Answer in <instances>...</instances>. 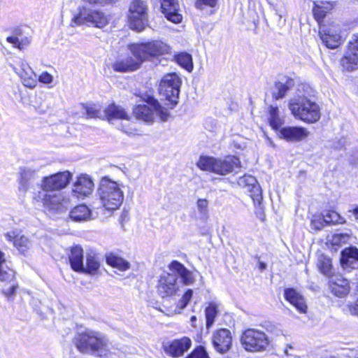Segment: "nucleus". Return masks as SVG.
<instances>
[{
  "mask_svg": "<svg viewBox=\"0 0 358 358\" xmlns=\"http://www.w3.org/2000/svg\"><path fill=\"white\" fill-rule=\"evenodd\" d=\"M73 20L77 25L86 24L97 28H103L108 24V18L103 12L87 8L80 9Z\"/></svg>",
  "mask_w": 358,
  "mask_h": 358,
  "instance_id": "nucleus-10",
  "label": "nucleus"
},
{
  "mask_svg": "<svg viewBox=\"0 0 358 358\" xmlns=\"http://www.w3.org/2000/svg\"><path fill=\"white\" fill-rule=\"evenodd\" d=\"M17 287V285L13 284L10 287L3 289L2 292L5 296L11 297L15 294Z\"/></svg>",
  "mask_w": 358,
  "mask_h": 358,
  "instance_id": "nucleus-51",
  "label": "nucleus"
},
{
  "mask_svg": "<svg viewBox=\"0 0 358 358\" xmlns=\"http://www.w3.org/2000/svg\"><path fill=\"white\" fill-rule=\"evenodd\" d=\"M69 217L74 222H87L93 219L92 210L85 204L75 206L69 212Z\"/></svg>",
  "mask_w": 358,
  "mask_h": 358,
  "instance_id": "nucleus-29",
  "label": "nucleus"
},
{
  "mask_svg": "<svg viewBox=\"0 0 358 358\" xmlns=\"http://www.w3.org/2000/svg\"><path fill=\"white\" fill-rule=\"evenodd\" d=\"M73 343L80 352L90 353L104 349L108 343V339L99 331L87 329L75 336Z\"/></svg>",
  "mask_w": 358,
  "mask_h": 358,
  "instance_id": "nucleus-5",
  "label": "nucleus"
},
{
  "mask_svg": "<svg viewBox=\"0 0 358 358\" xmlns=\"http://www.w3.org/2000/svg\"><path fill=\"white\" fill-rule=\"evenodd\" d=\"M326 11H324L320 7H317L313 9V15L316 20L318 22L322 20L326 17Z\"/></svg>",
  "mask_w": 358,
  "mask_h": 358,
  "instance_id": "nucleus-49",
  "label": "nucleus"
},
{
  "mask_svg": "<svg viewBox=\"0 0 358 358\" xmlns=\"http://www.w3.org/2000/svg\"><path fill=\"white\" fill-rule=\"evenodd\" d=\"M85 1L89 2L90 3L97 4L99 0H85Z\"/></svg>",
  "mask_w": 358,
  "mask_h": 358,
  "instance_id": "nucleus-57",
  "label": "nucleus"
},
{
  "mask_svg": "<svg viewBox=\"0 0 358 358\" xmlns=\"http://www.w3.org/2000/svg\"><path fill=\"white\" fill-rule=\"evenodd\" d=\"M72 173L69 171H59L49 176H44L42 179H72Z\"/></svg>",
  "mask_w": 358,
  "mask_h": 358,
  "instance_id": "nucleus-43",
  "label": "nucleus"
},
{
  "mask_svg": "<svg viewBox=\"0 0 358 358\" xmlns=\"http://www.w3.org/2000/svg\"><path fill=\"white\" fill-rule=\"evenodd\" d=\"M324 222L327 224H336L343 223L344 220L340 215L334 210L327 211L323 214Z\"/></svg>",
  "mask_w": 358,
  "mask_h": 358,
  "instance_id": "nucleus-39",
  "label": "nucleus"
},
{
  "mask_svg": "<svg viewBox=\"0 0 358 358\" xmlns=\"http://www.w3.org/2000/svg\"><path fill=\"white\" fill-rule=\"evenodd\" d=\"M244 348L250 352H261L268 345V338L266 334L255 329H246L241 337Z\"/></svg>",
  "mask_w": 358,
  "mask_h": 358,
  "instance_id": "nucleus-11",
  "label": "nucleus"
},
{
  "mask_svg": "<svg viewBox=\"0 0 358 358\" xmlns=\"http://www.w3.org/2000/svg\"><path fill=\"white\" fill-rule=\"evenodd\" d=\"M196 165L201 170L225 176L236 172L241 168V161L234 155H228L224 158L201 156Z\"/></svg>",
  "mask_w": 358,
  "mask_h": 358,
  "instance_id": "nucleus-4",
  "label": "nucleus"
},
{
  "mask_svg": "<svg viewBox=\"0 0 358 358\" xmlns=\"http://www.w3.org/2000/svg\"><path fill=\"white\" fill-rule=\"evenodd\" d=\"M177 63L185 68L188 71H191L193 69V62L192 55L187 52H181L176 55Z\"/></svg>",
  "mask_w": 358,
  "mask_h": 358,
  "instance_id": "nucleus-38",
  "label": "nucleus"
},
{
  "mask_svg": "<svg viewBox=\"0 0 358 358\" xmlns=\"http://www.w3.org/2000/svg\"><path fill=\"white\" fill-rule=\"evenodd\" d=\"M311 91L308 85H299L296 95L290 99L288 104L294 117L307 123H315L320 118L319 106L308 98Z\"/></svg>",
  "mask_w": 358,
  "mask_h": 358,
  "instance_id": "nucleus-3",
  "label": "nucleus"
},
{
  "mask_svg": "<svg viewBox=\"0 0 358 358\" xmlns=\"http://www.w3.org/2000/svg\"><path fill=\"white\" fill-rule=\"evenodd\" d=\"M341 263L343 268H358V249L355 247L345 248L341 252Z\"/></svg>",
  "mask_w": 358,
  "mask_h": 358,
  "instance_id": "nucleus-24",
  "label": "nucleus"
},
{
  "mask_svg": "<svg viewBox=\"0 0 358 358\" xmlns=\"http://www.w3.org/2000/svg\"><path fill=\"white\" fill-rule=\"evenodd\" d=\"M294 86V80L289 77L283 76L275 82L272 91V97L275 100L284 98L287 92Z\"/></svg>",
  "mask_w": 358,
  "mask_h": 358,
  "instance_id": "nucleus-22",
  "label": "nucleus"
},
{
  "mask_svg": "<svg viewBox=\"0 0 358 358\" xmlns=\"http://www.w3.org/2000/svg\"><path fill=\"white\" fill-rule=\"evenodd\" d=\"M17 73L25 87L33 89L36 86L37 76L28 64L22 62L20 68Z\"/></svg>",
  "mask_w": 358,
  "mask_h": 358,
  "instance_id": "nucleus-25",
  "label": "nucleus"
},
{
  "mask_svg": "<svg viewBox=\"0 0 358 358\" xmlns=\"http://www.w3.org/2000/svg\"><path fill=\"white\" fill-rule=\"evenodd\" d=\"M118 0H99L98 3L99 5L104 6L107 4H113L117 1Z\"/></svg>",
  "mask_w": 358,
  "mask_h": 358,
  "instance_id": "nucleus-53",
  "label": "nucleus"
},
{
  "mask_svg": "<svg viewBox=\"0 0 358 358\" xmlns=\"http://www.w3.org/2000/svg\"><path fill=\"white\" fill-rule=\"evenodd\" d=\"M133 112L137 119L146 122H152L155 116L159 117L162 122H166L169 117L168 110L153 98L150 99L148 104L137 105Z\"/></svg>",
  "mask_w": 358,
  "mask_h": 358,
  "instance_id": "nucleus-8",
  "label": "nucleus"
},
{
  "mask_svg": "<svg viewBox=\"0 0 358 358\" xmlns=\"http://www.w3.org/2000/svg\"><path fill=\"white\" fill-rule=\"evenodd\" d=\"M217 314L218 305L215 302H210L205 309L207 329H209L213 326Z\"/></svg>",
  "mask_w": 358,
  "mask_h": 358,
  "instance_id": "nucleus-36",
  "label": "nucleus"
},
{
  "mask_svg": "<svg viewBox=\"0 0 358 358\" xmlns=\"http://www.w3.org/2000/svg\"><path fill=\"white\" fill-rule=\"evenodd\" d=\"M317 266L320 272L326 276H332V265L330 258L320 255L317 257Z\"/></svg>",
  "mask_w": 358,
  "mask_h": 358,
  "instance_id": "nucleus-35",
  "label": "nucleus"
},
{
  "mask_svg": "<svg viewBox=\"0 0 358 358\" xmlns=\"http://www.w3.org/2000/svg\"><path fill=\"white\" fill-rule=\"evenodd\" d=\"M358 358V357H357Z\"/></svg>",
  "mask_w": 358,
  "mask_h": 358,
  "instance_id": "nucleus-62",
  "label": "nucleus"
},
{
  "mask_svg": "<svg viewBox=\"0 0 358 358\" xmlns=\"http://www.w3.org/2000/svg\"><path fill=\"white\" fill-rule=\"evenodd\" d=\"M258 180H238L239 185L243 186L253 200L254 204L260 205L263 199L262 191Z\"/></svg>",
  "mask_w": 358,
  "mask_h": 358,
  "instance_id": "nucleus-23",
  "label": "nucleus"
},
{
  "mask_svg": "<svg viewBox=\"0 0 358 358\" xmlns=\"http://www.w3.org/2000/svg\"><path fill=\"white\" fill-rule=\"evenodd\" d=\"M329 287L331 292L335 296L339 298L346 296L350 291L349 280L341 275H333L330 276Z\"/></svg>",
  "mask_w": 358,
  "mask_h": 358,
  "instance_id": "nucleus-17",
  "label": "nucleus"
},
{
  "mask_svg": "<svg viewBox=\"0 0 358 358\" xmlns=\"http://www.w3.org/2000/svg\"><path fill=\"white\" fill-rule=\"evenodd\" d=\"M193 294L192 289H188L182 296V299L178 302V306L182 309L187 306Z\"/></svg>",
  "mask_w": 358,
  "mask_h": 358,
  "instance_id": "nucleus-47",
  "label": "nucleus"
},
{
  "mask_svg": "<svg viewBox=\"0 0 358 358\" xmlns=\"http://www.w3.org/2000/svg\"><path fill=\"white\" fill-rule=\"evenodd\" d=\"M93 189V180H76L73 185V192L78 197H81L90 195Z\"/></svg>",
  "mask_w": 358,
  "mask_h": 358,
  "instance_id": "nucleus-32",
  "label": "nucleus"
},
{
  "mask_svg": "<svg viewBox=\"0 0 358 358\" xmlns=\"http://www.w3.org/2000/svg\"><path fill=\"white\" fill-rule=\"evenodd\" d=\"M161 10L165 17L173 23H180L182 16L179 13L178 0H161Z\"/></svg>",
  "mask_w": 358,
  "mask_h": 358,
  "instance_id": "nucleus-19",
  "label": "nucleus"
},
{
  "mask_svg": "<svg viewBox=\"0 0 358 358\" xmlns=\"http://www.w3.org/2000/svg\"><path fill=\"white\" fill-rule=\"evenodd\" d=\"M32 36L28 27H20L13 29L12 34L6 38V41L13 48L20 50L26 49L31 43Z\"/></svg>",
  "mask_w": 358,
  "mask_h": 358,
  "instance_id": "nucleus-14",
  "label": "nucleus"
},
{
  "mask_svg": "<svg viewBox=\"0 0 358 358\" xmlns=\"http://www.w3.org/2000/svg\"><path fill=\"white\" fill-rule=\"evenodd\" d=\"M43 167V165L27 164L20 168V179H30L34 178L36 173Z\"/></svg>",
  "mask_w": 358,
  "mask_h": 358,
  "instance_id": "nucleus-37",
  "label": "nucleus"
},
{
  "mask_svg": "<svg viewBox=\"0 0 358 358\" xmlns=\"http://www.w3.org/2000/svg\"><path fill=\"white\" fill-rule=\"evenodd\" d=\"M70 180H41V191L34 199L43 204L44 211L50 216L66 212L71 206L70 200L61 194H50L48 192L64 188Z\"/></svg>",
  "mask_w": 358,
  "mask_h": 358,
  "instance_id": "nucleus-2",
  "label": "nucleus"
},
{
  "mask_svg": "<svg viewBox=\"0 0 358 358\" xmlns=\"http://www.w3.org/2000/svg\"><path fill=\"white\" fill-rule=\"evenodd\" d=\"M69 262L72 269L77 272H83L85 270L84 266V255L83 250L79 245H76L71 249V252L69 256Z\"/></svg>",
  "mask_w": 358,
  "mask_h": 358,
  "instance_id": "nucleus-28",
  "label": "nucleus"
},
{
  "mask_svg": "<svg viewBox=\"0 0 358 358\" xmlns=\"http://www.w3.org/2000/svg\"><path fill=\"white\" fill-rule=\"evenodd\" d=\"M212 343L217 352L221 354L228 352L232 345L231 331L227 329H220L215 331L212 336Z\"/></svg>",
  "mask_w": 358,
  "mask_h": 358,
  "instance_id": "nucleus-16",
  "label": "nucleus"
},
{
  "mask_svg": "<svg viewBox=\"0 0 358 358\" xmlns=\"http://www.w3.org/2000/svg\"><path fill=\"white\" fill-rule=\"evenodd\" d=\"M285 352L287 355H288V352H287V349L285 350Z\"/></svg>",
  "mask_w": 358,
  "mask_h": 358,
  "instance_id": "nucleus-61",
  "label": "nucleus"
},
{
  "mask_svg": "<svg viewBox=\"0 0 358 358\" xmlns=\"http://www.w3.org/2000/svg\"><path fill=\"white\" fill-rule=\"evenodd\" d=\"M186 358H210L204 347L197 346Z\"/></svg>",
  "mask_w": 358,
  "mask_h": 358,
  "instance_id": "nucleus-41",
  "label": "nucleus"
},
{
  "mask_svg": "<svg viewBox=\"0 0 358 358\" xmlns=\"http://www.w3.org/2000/svg\"><path fill=\"white\" fill-rule=\"evenodd\" d=\"M269 125L275 131H278L284 124V119L280 115V110L277 106L271 105L268 108Z\"/></svg>",
  "mask_w": 358,
  "mask_h": 358,
  "instance_id": "nucleus-30",
  "label": "nucleus"
},
{
  "mask_svg": "<svg viewBox=\"0 0 358 358\" xmlns=\"http://www.w3.org/2000/svg\"><path fill=\"white\" fill-rule=\"evenodd\" d=\"M4 237L8 242L13 243L14 247L22 254L27 252L31 247V241L24 235L20 234L18 230L8 231Z\"/></svg>",
  "mask_w": 358,
  "mask_h": 358,
  "instance_id": "nucleus-20",
  "label": "nucleus"
},
{
  "mask_svg": "<svg viewBox=\"0 0 358 358\" xmlns=\"http://www.w3.org/2000/svg\"><path fill=\"white\" fill-rule=\"evenodd\" d=\"M347 308L351 315L358 316V299L355 302L349 303Z\"/></svg>",
  "mask_w": 358,
  "mask_h": 358,
  "instance_id": "nucleus-50",
  "label": "nucleus"
},
{
  "mask_svg": "<svg viewBox=\"0 0 358 358\" xmlns=\"http://www.w3.org/2000/svg\"><path fill=\"white\" fill-rule=\"evenodd\" d=\"M350 163L357 166L358 165V150H357L350 159Z\"/></svg>",
  "mask_w": 358,
  "mask_h": 358,
  "instance_id": "nucleus-52",
  "label": "nucleus"
},
{
  "mask_svg": "<svg viewBox=\"0 0 358 358\" xmlns=\"http://www.w3.org/2000/svg\"><path fill=\"white\" fill-rule=\"evenodd\" d=\"M106 262L108 265L124 271L130 268V264L122 257L110 254L106 257Z\"/></svg>",
  "mask_w": 358,
  "mask_h": 358,
  "instance_id": "nucleus-34",
  "label": "nucleus"
},
{
  "mask_svg": "<svg viewBox=\"0 0 358 358\" xmlns=\"http://www.w3.org/2000/svg\"><path fill=\"white\" fill-rule=\"evenodd\" d=\"M148 5L142 0H133L129 8V22L131 29L143 31L148 23Z\"/></svg>",
  "mask_w": 358,
  "mask_h": 358,
  "instance_id": "nucleus-9",
  "label": "nucleus"
},
{
  "mask_svg": "<svg viewBox=\"0 0 358 358\" xmlns=\"http://www.w3.org/2000/svg\"><path fill=\"white\" fill-rule=\"evenodd\" d=\"M27 180H21L22 185H23V186L25 185H26L25 183L27 182Z\"/></svg>",
  "mask_w": 358,
  "mask_h": 358,
  "instance_id": "nucleus-59",
  "label": "nucleus"
},
{
  "mask_svg": "<svg viewBox=\"0 0 358 358\" xmlns=\"http://www.w3.org/2000/svg\"><path fill=\"white\" fill-rule=\"evenodd\" d=\"M322 43L329 49H336L343 43L342 36L331 29L322 28L319 32Z\"/></svg>",
  "mask_w": 358,
  "mask_h": 358,
  "instance_id": "nucleus-21",
  "label": "nucleus"
},
{
  "mask_svg": "<svg viewBox=\"0 0 358 358\" xmlns=\"http://www.w3.org/2000/svg\"><path fill=\"white\" fill-rule=\"evenodd\" d=\"M349 239V235L348 234L341 233L333 235L332 244L335 245H341V243H346Z\"/></svg>",
  "mask_w": 358,
  "mask_h": 358,
  "instance_id": "nucleus-44",
  "label": "nucleus"
},
{
  "mask_svg": "<svg viewBox=\"0 0 358 358\" xmlns=\"http://www.w3.org/2000/svg\"><path fill=\"white\" fill-rule=\"evenodd\" d=\"M84 108L85 109L87 115L88 117L94 118L99 117V114L100 113L99 110L97 108L96 105H83Z\"/></svg>",
  "mask_w": 358,
  "mask_h": 358,
  "instance_id": "nucleus-46",
  "label": "nucleus"
},
{
  "mask_svg": "<svg viewBox=\"0 0 358 358\" xmlns=\"http://www.w3.org/2000/svg\"><path fill=\"white\" fill-rule=\"evenodd\" d=\"M285 299L292 304L300 313L306 312L307 306L303 297L294 289L286 288L284 291Z\"/></svg>",
  "mask_w": 358,
  "mask_h": 358,
  "instance_id": "nucleus-27",
  "label": "nucleus"
},
{
  "mask_svg": "<svg viewBox=\"0 0 358 358\" xmlns=\"http://www.w3.org/2000/svg\"><path fill=\"white\" fill-rule=\"evenodd\" d=\"M358 64V34H354L351 41L348 42V48L344 56L341 59V64L348 71H352L357 69Z\"/></svg>",
  "mask_w": 358,
  "mask_h": 358,
  "instance_id": "nucleus-13",
  "label": "nucleus"
},
{
  "mask_svg": "<svg viewBox=\"0 0 358 358\" xmlns=\"http://www.w3.org/2000/svg\"><path fill=\"white\" fill-rule=\"evenodd\" d=\"M168 268L171 272L176 273L178 277L180 276L185 285H191L194 282L192 273L179 262L176 260L171 262Z\"/></svg>",
  "mask_w": 358,
  "mask_h": 358,
  "instance_id": "nucleus-26",
  "label": "nucleus"
},
{
  "mask_svg": "<svg viewBox=\"0 0 358 358\" xmlns=\"http://www.w3.org/2000/svg\"><path fill=\"white\" fill-rule=\"evenodd\" d=\"M278 136L287 142H299L306 138L309 134L307 129L302 127L286 126L278 131Z\"/></svg>",
  "mask_w": 358,
  "mask_h": 358,
  "instance_id": "nucleus-18",
  "label": "nucleus"
},
{
  "mask_svg": "<svg viewBox=\"0 0 358 358\" xmlns=\"http://www.w3.org/2000/svg\"><path fill=\"white\" fill-rule=\"evenodd\" d=\"M128 49L132 56L120 57L113 62L111 66L115 71L120 73L134 71L143 62L166 54L170 51V47L160 41L132 43L128 46Z\"/></svg>",
  "mask_w": 358,
  "mask_h": 358,
  "instance_id": "nucleus-1",
  "label": "nucleus"
},
{
  "mask_svg": "<svg viewBox=\"0 0 358 358\" xmlns=\"http://www.w3.org/2000/svg\"><path fill=\"white\" fill-rule=\"evenodd\" d=\"M15 278V271L8 268L4 267L3 265L0 266V281L5 282H10Z\"/></svg>",
  "mask_w": 358,
  "mask_h": 358,
  "instance_id": "nucleus-40",
  "label": "nucleus"
},
{
  "mask_svg": "<svg viewBox=\"0 0 358 358\" xmlns=\"http://www.w3.org/2000/svg\"><path fill=\"white\" fill-rule=\"evenodd\" d=\"M217 3V0H196L195 6L196 8L203 10L206 6L214 8Z\"/></svg>",
  "mask_w": 358,
  "mask_h": 358,
  "instance_id": "nucleus-45",
  "label": "nucleus"
},
{
  "mask_svg": "<svg viewBox=\"0 0 358 358\" xmlns=\"http://www.w3.org/2000/svg\"><path fill=\"white\" fill-rule=\"evenodd\" d=\"M208 201L205 199H199L196 202L198 211L203 217H208Z\"/></svg>",
  "mask_w": 358,
  "mask_h": 358,
  "instance_id": "nucleus-42",
  "label": "nucleus"
},
{
  "mask_svg": "<svg viewBox=\"0 0 358 358\" xmlns=\"http://www.w3.org/2000/svg\"><path fill=\"white\" fill-rule=\"evenodd\" d=\"M192 346V340L187 336L174 339L163 343L164 352L172 357H179L184 355Z\"/></svg>",
  "mask_w": 358,
  "mask_h": 358,
  "instance_id": "nucleus-15",
  "label": "nucleus"
},
{
  "mask_svg": "<svg viewBox=\"0 0 358 358\" xmlns=\"http://www.w3.org/2000/svg\"><path fill=\"white\" fill-rule=\"evenodd\" d=\"M349 213H352V215L355 217V220H358V206H355L352 209L349 210Z\"/></svg>",
  "mask_w": 358,
  "mask_h": 358,
  "instance_id": "nucleus-54",
  "label": "nucleus"
},
{
  "mask_svg": "<svg viewBox=\"0 0 358 358\" xmlns=\"http://www.w3.org/2000/svg\"><path fill=\"white\" fill-rule=\"evenodd\" d=\"M37 80L44 84H50L53 80L52 76L47 71L43 72L37 78Z\"/></svg>",
  "mask_w": 358,
  "mask_h": 358,
  "instance_id": "nucleus-48",
  "label": "nucleus"
},
{
  "mask_svg": "<svg viewBox=\"0 0 358 358\" xmlns=\"http://www.w3.org/2000/svg\"><path fill=\"white\" fill-rule=\"evenodd\" d=\"M196 320V317L193 315L190 317V321L193 323Z\"/></svg>",
  "mask_w": 358,
  "mask_h": 358,
  "instance_id": "nucleus-58",
  "label": "nucleus"
},
{
  "mask_svg": "<svg viewBox=\"0 0 358 358\" xmlns=\"http://www.w3.org/2000/svg\"><path fill=\"white\" fill-rule=\"evenodd\" d=\"M267 268V265L266 263L263 262H259V271L262 272L264 271H265Z\"/></svg>",
  "mask_w": 358,
  "mask_h": 358,
  "instance_id": "nucleus-55",
  "label": "nucleus"
},
{
  "mask_svg": "<svg viewBox=\"0 0 358 358\" xmlns=\"http://www.w3.org/2000/svg\"><path fill=\"white\" fill-rule=\"evenodd\" d=\"M181 84V78L176 73L164 75L160 81L159 94L170 103L171 108L178 103Z\"/></svg>",
  "mask_w": 358,
  "mask_h": 358,
  "instance_id": "nucleus-7",
  "label": "nucleus"
},
{
  "mask_svg": "<svg viewBox=\"0 0 358 358\" xmlns=\"http://www.w3.org/2000/svg\"><path fill=\"white\" fill-rule=\"evenodd\" d=\"M98 193L103 208L108 211L119 208L123 199V192L115 180H101Z\"/></svg>",
  "mask_w": 358,
  "mask_h": 358,
  "instance_id": "nucleus-6",
  "label": "nucleus"
},
{
  "mask_svg": "<svg viewBox=\"0 0 358 358\" xmlns=\"http://www.w3.org/2000/svg\"><path fill=\"white\" fill-rule=\"evenodd\" d=\"M101 179L106 180V179H110V178L108 176H103L101 178Z\"/></svg>",
  "mask_w": 358,
  "mask_h": 358,
  "instance_id": "nucleus-60",
  "label": "nucleus"
},
{
  "mask_svg": "<svg viewBox=\"0 0 358 358\" xmlns=\"http://www.w3.org/2000/svg\"><path fill=\"white\" fill-rule=\"evenodd\" d=\"M156 288L158 294L162 298L176 294L179 290L178 275L173 272H163L159 276Z\"/></svg>",
  "mask_w": 358,
  "mask_h": 358,
  "instance_id": "nucleus-12",
  "label": "nucleus"
},
{
  "mask_svg": "<svg viewBox=\"0 0 358 358\" xmlns=\"http://www.w3.org/2000/svg\"><path fill=\"white\" fill-rule=\"evenodd\" d=\"M100 266L99 259L96 254L91 252L86 255V266L83 273L94 274Z\"/></svg>",
  "mask_w": 358,
  "mask_h": 358,
  "instance_id": "nucleus-33",
  "label": "nucleus"
},
{
  "mask_svg": "<svg viewBox=\"0 0 358 358\" xmlns=\"http://www.w3.org/2000/svg\"><path fill=\"white\" fill-rule=\"evenodd\" d=\"M76 179L80 180V179H92V178L90 177V176H88L86 173H81L76 177Z\"/></svg>",
  "mask_w": 358,
  "mask_h": 358,
  "instance_id": "nucleus-56",
  "label": "nucleus"
},
{
  "mask_svg": "<svg viewBox=\"0 0 358 358\" xmlns=\"http://www.w3.org/2000/svg\"><path fill=\"white\" fill-rule=\"evenodd\" d=\"M105 114L109 122L115 119L129 120V117L125 110L115 103L109 105L105 110Z\"/></svg>",
  "mask_w": 358,
  "mask_h": 358,
  "instance_id": "nucleus-31",
  "label": "nucleus"
}]
</instances>
